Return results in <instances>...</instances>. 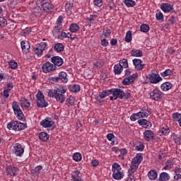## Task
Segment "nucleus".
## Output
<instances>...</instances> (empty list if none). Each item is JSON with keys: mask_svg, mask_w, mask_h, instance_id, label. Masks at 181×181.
Listing matches in <instances>:
<instances>
[{"mask_svg": "<svg viewBox=\"0 0 181 181\" xmlns=\"http://www.w3.org/2000/svg\"><path fill=\"white\" fill-rule=\"evenodd\" d=\"M51 62L52 63H53L54 66H57L58 67H60V66H63V58L59 57V56H56V57H53L51 59Z\"/></svg>", "mask_w": 181, "mask_h": 181, "instance_id": "a211bd4d", "label": "nucleus"}, {"mask_svg": "<svg viewBox=\"0 0 181 181\" xmlns=\"http://www.w3.org/2000/svg\"><path fill=\"white\" fill-rule=\"evenodd\" d=\"M94 5L98 6V8H101L103 6V0H94Z\"/></svg>", "mask_w": 181, "mask_h": 181, "instance_id": "bf43d9fd", "label": "nucleus"}, {"mask_svg": "<svg viewBox=\"0 0 181 181\" xmlns=\"http://www.w3.org/2000/svg\"><path fill=\"white\" fill-rule=\"evenodd\" d=\"M37 98V105L38 108H46L49 105L46 100H45V95L42 91L39 90L36 95Z\"/></svg>", "mask_w": 181, "mask_h": 181, "instance_id": "423d86ee", "label": "nucleus"}, {"mask_svg": "<svg viewBox=\"0 0 181 181\" xmlns=\"http://www.w3.org/2000/svg\"><path fill=\"white\" fill-rule=\"evenodd\" d=\"M139 114H140L141 118H146L151 115V112L148 109H141Z\"/></svg>", "mask_w": 181, "mask_h": 181, "instance_id": "cd10ccee", "label": "nucleus"}, {"mask_svg": "<svg viewBox=\"0 0 181 181\" xmlns=\"http://www.w3.org/2000/svg\"><path fill=\"white\" fill-rule=\"evenodd\" d=\"M54 50L57 53H60L64 50V45L62 43H57L54 46Z\"/></svg>", "mask_w": 181, "mask_h": 181, "instance_id": "393cba45", "label": "nucleus"}, {"mask_svg": "<svg viewBox=\"0 0 181 181\" xmlns=\"http://www.w3.org/2000/svg\"><path fill=\"white\" fill-rule=\"evenodd\" d=\"M133 64L135 66L136 70L141 71L145 67V64L142 63V60L139 59H133Z\"/></svg>", "mask_w": 181, "mask_h": 181, "instance_id": "dca6fc26", "label": "nucleus"}, {"mask_svg": "<svg viewBox=\"0 0 181 181\" xmlns=\"http://www.w3.org/2000/svg\"><path fill=\"white\" fill-rule=\"evenodd\" d=\"M140 30L144 32V33H148L149 32V25L148 24H142L140 26Z\"/></svg>", "mask_w": 181, "mask_h": 181, "instance_id": "a19ab883", "label": "nucleus"}, {"mask_svg": "<svg viewBox=\"0 0 181 181\" xmlns=\"http://www.w3.org/2000/svg\"><path fill=\"white\" fill-rule=\"evenodd\" d=\"M20 103H21V107L22 108H25V110H28V108L30 107V103L29 102V100H28V99L25 98H21Z\"/></svg>", "mask_w": 181, "mask_h": 181, "instance_id": "4be33fe9", "label": "nucleus"}, {"mask_svg": "<svg viewBox=\"0 0 181 181\" xmlns=\"http://www.w3.org/2000/svg\"><path fill=\"white\" fill-rule=\"evenodd\" d=\"M49 80L52 84H54V83H58L59 79V77H50Z\"/></svg>", "mask_w": 181, "mask_h": 181, "instance_id": "680f3d73", "label": "nucleus"}, {"mask_svg": "<svg viewBox=\"0 0 181 181\" xmlns=\"http://www.w3.org/2000/svg\"><path fill=\"white\" fill-rule=\"evenodd\" d=\"M66 105L70 107V105H73L74 104V97L70 96L69 98L66 99Z\"/></svg>", "mask_w": 181, "mask_h": 181, "instance_id": "8fccbe9b", "label": "nucleus"}, {"mask_svg": "<svg viewBox=\"0 0 181 181\" xmlns=\"http://www.w3.org/2000/svg\"><path fill=\"white\" fill-rule=\"evenodd\" d=\"M24 152L25 149H23V147H22V145H21V144H14L13 148V153H14L16 156H22Z\"/></svg>", "mask_w": 181, "mask_h": 181, "instance_id": "9b49d317", "label": "nucleus"}, {"mask_svg": "<svg viewBox=\"0 0 181 181\" xmlns=\"http://www.w3.org/2000/svg\"><path fill=\"white\" fill-rule=\"evenodd\" d=\"M173 74V71L171 69H166L165 71L160 73L162 77H169Z\"/></svg>", "mask_w": 181, "mask_h": 181, "instance_id": "e433bc0d", "label": "nucleus"}, {"mask_svg": "<svg viewBox=\"0 0 181 181\" xmlns=\"http://www.w3.org/2000/svg\"><path fill=\"white\" fill-rule=\"evenodd\" d=\"M94 66L95 67H96V69H101V67L104 66V62L101 61H98L95 62V64H94Z\"/></svg>", "mask_w": 181, "mask_h": 181, "instance_id": "6e6d98bb", "label": "nucleus"}, {"mask_svg": "<svg viewBox=\"0 0 181 181\" xmlns=\"http://www.w3.org/2000/svg\"><path fill=\"white\" fill-rule=\"evenodd\" d=\"M62 23H63V16H60L57 20V26H62Z\"/></svg>", "mask_w": 181, "mask_h": 181, "instance_id": "69168bd1", "label": "nucleus"}, {"mask_svg": "<svg viewBox=\"0 0 181 181\" xmlns=\"http://www.w3.org/2000/svg\"><path fill=\"white\" fill-rule=\"evenodd\" d=\"M8 25V21L4 17L0 16V26L1 28H5Z\"/></svg>", "mask_w": 181, "mask_h": 181, "instance_id": "de8ad7c7", "label": "nucleus"}, {"mask_svg": "<svg viewBox=\"0 0 181 181\" xmlns=\"http://www.w3.org/2000/svg\"><path fill=\"white\" fill-rule=\"evenodd\" d=\"M42 9L45 11V12H53L54 11V6L49 2H44L42 4Z\"/></svg>", "mask_w": 181, "mask_h": 181, "instance_id": "6ab92c4d", "label": "nucleus"}, {"mask_svg": "<svg viewBox=\"0 0 181 181\" xmlns=\"http://www.w3.org/2000/svg\"><path fill=\"white\" fill-rule=\"evenodd\" d=\"M143 135L144 139L148 142H151V141L155 139V133L152 130H145Z\"/></svg>", "mask_w": 181, "mask_h": 181, "instance_id": "ddd939ff", "label": "nucleus"}, {"mask_svg": "<svg viewBox=\"0 0 181 181\" xmlns=\"http://www.w3.org/2000/svg\"><path fill=\"white\" fill-rule=\"evenodd\" d=\"M103 35H105V37H108V36L111 35V30L106 28L104 31H103Z\"/></svg>", "mask_w": 181, "mask_h": 181, "instance_id": "e2e57ef3", "label": "nucleus"}, {"mask_svg": "<svg viewBox=\"0 0 181 181\" xmlns=\"http://www.w3.org/2000/svg\"><path fill=\"white\" fill-rule=\"evenodd\" d=\"M148 176L150 180H155L158 177V173L155 170H151L148 173Z\"/></svg>", "mask_w": 181, "mask_h": 181, "instance_id": "c756f323", "label": "nucleus"}, {"mask_svg": "<svg viewBox=\"0 0 181 181\" xmlns=\"http://www.w3.org/2000/svg\"><path fill=\"white\" fill-rule=\"evenodd\" d=\"M136 77H138V74H134L132 76L125 78L122 81V84L124 86H129L130 84H132L134 81H135V78H136Z\"/></svg>", "mask_w": 181, "mask_h": 181, "instance_id": "4468645a", "label": "nucleus"}, {"mask_svg": "<svg viewBox=\"0 0 181 181\" xmlns=\"http://www.w3.org/2000/svg\"><path fill=\"white\" fill-rule=\"evenodd\" d=\"M54 122L52 120L50 117H46L44 120L40 122V125L43 127V128H50V127H53Z\"/></svg>", "mask_w": 181, "mask_h": 181, "instance_id": "2eb2a0df", "label": "nucleus"}, {"mask_svg": "<svg viewBox=\"0 0 181 181\" xmlns=\"http://www.w3.org/2000/svg\"><path fill=\"white\" fill-rule=\"evenodd\" d=\"M114 73L115 74H119L120 73H122V68L121 65H119V64L115 65Z\"/></svg>", "mask_w": 181, "mask_h": 181, "instance_id": "ea45409f", "label": "nucleus"}, {"mask_svg": "<svg viewBox=\"0 0 181 181\" xmlns=\"http://www.w3.org/2000/svg\"><path fill=\"white\" fill-rule=\"evenodd\" d=\"M101 45L102 46L106 47V46L108 45V40L105 38L101 40Z\"/></svg>", "mask_w": 181, "mask_h": 181, "instance_id": "774afa93", "label": "nucleus"}, {"mask_svg": "<svg viewBox=\"0 0 181 181\" xmlns=\"http://www.w3.org/2000/svg\"><path fill=\"white\" fill-rule=\"evenodd\" d=\"M168 22L171 25H175V23H176V18H175V16H170L168 19Z\"/></svg>", "mask_w": 181, "mask_h": 181, "instance_id": "4d7b16f0", "label": "nucleus"}, {"mask_svg": "<svg viewBox=\"0 0 181 181\" xmlns=\"http://www.w3.org/2000/svg\"><path fill=\"white\" fill-rule=\"evenodd\" d=\"M144 148H145V146H144V144H139V145H138L135 147V149H136V151H139L141 152V151H144Z\"/></svg>", "mask_w": 181, "mask_h": 181, "instance_id": "0e129e2a", "label": "nucleus"}, {"mask_svg": "<svg viewBox=\"0 0 181 181\" xmlns=\"http://www.w3.org/2000/svg\"><path fill=\"white\" fill-rule=\"evenodd\" d=\"M6 173L9 176H16L18 175V168L12 165H8L6 167Z\"/></svg>", "mask_w": 181, "mask_h": 181, "instance_id": "aec40b11", "label": "nucleus"}, {"mask_svg": "<svg viewBox=\"0 0 181 181\" xmlns=\"http://www.w3.org/2000/svg\"><path fill=\"white\" fill-rule=\"evenodd\" d=\"M118 65L120 66L122 69H128V59H123L120 60Z\"/></svg>", "mask_w": 181, "mask_h": 181, "instance_id": "c9c22d12", "label": "nucleus"}, {"mask_svg": "<svg viewBox=\"0 0 181 181\" xmlns=\"http://www.w3.org/2000/svg\"><path fill=\"white\" fill-rule=\"evenodd\" d=\"M174 142L177 144V145H181V136H178L177 138L173 139Z\"/></svg>", "mask_w": 181, "mask_h": 181, "instance_id": "338daca9", "label": "nucleus"}, {"mask_svg": "<svg viewBox=\"0 0 181 181\" xmlns=\"http://www.w3.org/2000/svg\"><path fill=\"white\" fill-rule=\"evenodd\" d=\"M42 8H40V6H35L33 9V15H35V16H36L37 18H39L40 16H42Z\"/></svg>", "mask_w": 181, "mask_h": 181, "instance_id": "b1692460", "label": "nucleus"}, {"mask_svg": "<svg viewBox=\"0 0 181 181\" xmlns=\"http://www.w3.org/2000/svg\"><path fill=\"white\" fill-rule=\"evenodd\" d=\"M156 18L157 21H163V13H162L161 12L157 13L156 14Z\"/></svg>", "mask_w": 181, "mask_h": 181, "instance_id": "13d9d810", "label": "nucleus"}, {"mask_svg": "<svg viewBox=\"0 0 181 181\" xmlns=\"http://www.w3.org/2000/svg\"><path fill=\"white\" fill-rule=\"evenodd\" d=\"M58 78H59V80H61V81H62V83H67V81H68L67 74L64 71H61L59 74Z\"/></svg>", "mask_w": 181, "mask_h": 181, "instance_id": "c85d7f7f", "label": "nucleus"}, {"mask_svg": "<svg viewBox=\"0 0 181 181\" xmlns=\"http://www.w3.org/2000/svg\"><path fill=\"white\" fill-rule=\"evenodd\" d=\"M12 108L18 119H23V112H22V110H21L18 102L14 101L12 103Z\"/></svg>", "mask_w": 181, "mask_h": 181, "instance_id": "6e6552de", "label": "nucleus"}, {"mask_svg": "<svg viewBox=\"0 0 181 181\" xmlns=\"http://www.w3.org/2000/svg\"><path fill=\"white\" fill-rule=\"evenodd\" d=\"M142 153H137L136 156L132 159L130 168L129 169V176H132L138 170V168L142 162Z\"/></svg>", "mask_w": 181, "mask_h": 181, "instance_id": "7ed1b4c3", "label": "nucleus"}, {"mask_svg": "<svg viewBox=\"0 0 181 181\" xmlns=\"http://www.w3.org/2000/svg\"><path fill=\"white\" fill-rule=\"evenodd\" d=\"M66 11H71L73 9V3L70 1H67L65 4Z\"/></svg>", "mask_w": 181, "mask_h": 181, "instance_id": "603ef678", "label": "nucleus"}, {"mask_svg": "<svg viewBox=\"0 0 181 181\" xmlns=\"http://www.w3.org/2000/svg\"><path fill=\"white\" fill-rule=\"evenodd\" d=\"M13 88V83L9 82L7 83L6 86L4 88V90H6L7 91H11Z\"/></svg>", "mask_w": 181, "mask_h": 181, "instance_id": "3c124183", "label": "nucleus"}, {"mask_svg": "<svg viewBox=\"0 0 181 181\" xmlns=\"http://www.w3.org/2000/svg\"><path fill=\"white\" fill-rule=\"evenodd\" d=\"M39 138L42 142H47L49 141V134L46 132H40L39 134Z\"/></svg>", "mask_w": 181, "mask_h": 181, "instance_id": "7c9ffc66", "label": "nucleus"}, {"mask_svg": "<svg viewBox=\"0 0 181 181\" xmlns=\"http://www.w3.org/2000/svg\"><path fill=\"white\" fill-rule=\"evenodd\" d=\"M112 94V96H110V100H117V98H120L122 100L124 98V90L119 88H112L110 90H105L99 93V97L100 98H105L107 95Z\"/></svg>", "mask_w": 181, "mask_h": 181, "instance_id": "f03ea898", "label": "nucleus"}, {"mask_svg": "<svg viewBox=\"0 0 181 181\" xmlns=\"http://www.w3.org/2000/svg\"><path fill=\"white\" fill-rule=\"evenodd\" d=\"M95 19H97V15L95 14L90 15L89 17L87 18V21H88V22H90V23H93V22H94Z\"/></svg>", "mask_w": 181, "mask_h": 181, "instance_id": "5fc2aeb1", "label": "nucleus"}, {"mask_svg": "<svg viewBox=\"0 0 181 181\" xmlns=\"http://www.w3.org/2000/svg\"><path fill=\"white\" fill-rule=\"evenodd\" d=\"M112 177L115 180H121L124 177V173L121 172V165L117 163H114L112 165Z\"/></svg>", "mask_w": 181, "mask_h": 181, "instance_id": "39448f33", "label": "nucleus"}, {"mask_svg": "<svg viewBox=\"0 0 181 181\" xmlns=\"http://www.w3.org/2000/svg\"><path fill=\"white\" fill-rule=\"evenodd\" d=\"M130 54L134 57H142L143 52L141 51V49H134L130 52Z\"/></svg>", "mask_w": 181, "mask_h": 181, "instance_id": "a878e982", "label": "nucleus"}, {"mask_svg": "<svg viewBox=\"0 0 181 181\" xmlns=\"http://www.w3.org/2000/svg\"><path fill=\"white\" fill-rule=\"evenodd\" d=\"M173 87V85L170 82H165L161 84L160 88L163 91H168Z\"/></svg>", "mask_w": 181, "mask_h": 181, "instance_id": "5701e85b", "label": "nucleus"}, {"mask_svg": "<svg viewBox=\"0 0 181 181\" xmlns=\"http://www.w3.org/2000/svg\"><path fill=\"white\" fill-rule=\"evenodd\" d=\"M66 33L65 32L61 31L59 35H58L57 38L60 39L61 40H63L65 37H66Z\"/></svg>", "mask_w": 181, "mask_h": 181, "instance_id": "052dcab7", "label": "nucleus"}, {"mask_svg": "<svg viewBox=\"0 0 181 181\" xmlns=\"http://www.w3.org/2000/svg\"><path fill=\"white\" fill-rule=\"evenodd\" d=\"M80 29V27L77 23H72L69 26V30L71 33H77V31Z\"/></svg>", "mask_w": 181, "mask_h": 181, "instance_id": "473e14b6", "label": "nucleus"}, {"mask_svg": "<svg viewBox=\"0 0 181 181\" xmlns=\"http://www.w3.org/2000/svg\"><path fill=\"white\" fill-rule=\"evenodd\" d=\"M70 91H71L72 93H78V91H80V85L71 86Z\"/></svg>", "mask_w": 181, "mask_h": 181, "instance_id": "c03bdc74", "label": "nucleus"}, {"mask_svg": "<svg viewBox=\"0 0 181 181\" xmlns=\"http://www.w3.org/2000/svg\"><path fill=\"white\" fill-rule=\"evenodd\" d=\"M151 83V84H158L160 81H162V77L159 76V74L155 71H151V72L146 77Z\"/></svg>", "mask_w": 181, "mask_h": 181, "instance_id": "0eeeda50", "label": "nucleus"}, {"mask_svg": "<svg viewBox=\"0 0 181 181\" xmlns=\"http://www.w3.org/2000/svg\"><path fill=\"white\" fill-rule=\"evenodd\" d=\"M131 40H132V31L129 30L126 34L125 42H127V43H129Z\"/></svg>", "mask_w": 181, "mask_h": 181, "instance_id": "37998d69", "label": "nucleus"}, {"mask_svg": "<svg viewBox=\"0 0 181 181\" xmlns=\"http://www.w3.org/2000/svg\"><path fill=\"white\" fill-rule=\"evenodd\" d=\"M67 89L64 88L63 86H59V88H54V89H50L48 90V97H54L57 103L59 104H63L66 100V92Z\"/></svg>", "mask_w": 181, "mask_h": 181, "instance_id": "f257e3e1", "label": "nucleus"}, {"mask_svg": "<svg viewBox=\"0 0 181 181\" xmlns=\"http://www.w3.org/2000/svg\"><path fill=\"white\" fill-rule=\"evenodd\" d=\"M138 124H139V125H142L144 128L146 129L151 128V127H152V123L145 119H139Z\"/></svg>", "mask_w": 181, "mask_h": 181, "instance_id": "412c9836", "label": "nucleus"}, {"mask_svg": "<svg viewBox=\"0 0 181 181\" xmlns=\"http://www.w3.org/2000/svg\"><path fill=\"white\" fill-rule=\"evenodd\" d=\"M124 4L128 7V8H132L136 5V2L134 0H124Z\"/></svg>", "mask_w": 181, "mask_h": 181, "instance_id": "f704fd0d", "label": "nucleus"}, {"mask_svg": "<svg viewBox=\"0 0 181 181\" xmlns=\"http://www.w3.org/2000/svg\"><path fill=\"white\" fill-rule=\"evenodd\" d=\"M31 32L32 29L30 28H25V29L22 30L21 35L24 37L29 36Z\"/></svg>", "mask_w": 181, "mask_h": 181, "instance_id": "4c0bfd02", "label": "nucleus"}, {"mask_svg": "<svg viewBox=\"0 0 181 181\" xmlns=\"http://www.w3.org/2000/svg\"><path fill=\"white\" fill-rule=\"evenodd\" d=\"M42 165H37L35 169L31 170V173L33 176H39L40 170H42Z\"/></svg>", "mask_w": 181, "mask_h": 181, "instance_id": "72a5a7b5", "label": "nucleus"}, {"mask_svg": "<svg viewBox=\"0 0 181 181\" xmlns=\"http://www.w3.org/2000/svg\"><path fill=\"white\" fill-rule=\"evenodd\" d=\"M82 156L81 153H75L73 155V159L74 160H75V162H80V160H81L82 159Z\"/></svg>", "mask_w": 181, "mask_h": 181, "instance_id": "79ce46f5", "label": "nucleus"}, {"mask_svg": "<svg viewBox=\"0 0 181 181\" xmlns=\"http://www.w3.org/2000/svg\"><path fill=\"white\" fill-rule=\"evenodd\" d=\"M28 126L25 123H22L19 121H11L7 124V128L10 131H22L25 129Z\"/></svg>", "mask_w": 181, "mask_h": 181, "instance_id": "20e7f679", "label": "nucleus"}, {"mask_svg": "<svg viewBox=\"0 0 181 181\" xmlns=\"http://www.w3.org/2000/svg\"><path fill=\"white\" fill-rule=\"evenodd\" d=\"M160 91L158 89H154L152 92L150 93V97L154 101H159L161 98Z\"/></svg>", "mask_w": 181, "mask_h": 181, "instance_id": "f3484780", "label": "nucleus"}, {"mask_svg": "<svg viewBox=\"0 0 181 181\" xmlns=\"http://www.w3.org/2000/svg\"><path fill=\"white\" fill-rule=\"evenodd\" d=\"M173 117L175 121H177L180 127H181V114L180 113H174Z\"/></svg>", "mask_w": 181, "mask_h": 181, "instance_id": "58836bf2", "label": "nucleus"}, {"mask_svg": "<svg viewBox=\"0 0 181 181\" xmlns=\"http://www.w3.org/2000/svg\"><path fill=\"white\" fill-rule=\"evenodd\" d=\"M8 66L10 69H12V70H15V69H18V62L11 60L8 62Z\"/></svg>", "mask_w": 181, "mask_h": 181, "instance_id": "a18cd8bd", "label": "nucleus"}, {"mask_svg": "<svg viewBox=\"0 0 181 181\" xmlns=\"http://www.w3.org/2000/svg\"><path fill=\"white\" fill-rule=\"evenodd\" d=\"M62 32V25H56L53 30L52 33L55 37H58Z\"/></svg>", "mask_w": 181, "mask_h": 181, "instance_id": "bb28decb", "label": "nucleus"}, {"mask_svg": "<svg viewBox=\"0 0 181 181\" xmlns=\"http://www.w3.org/2000/svg\"><path fill=\"white\" fill-rule=\"evenodd\" d=\"M160 9L164 12V13H169L170 12H174L176 13L175 11H173V5L169 3H163L160 5Z\"/></svg>", "mask_w": 181, "mask_h": 181, "instance_id": "9d476101", "label": "nucleus"}, {"mask_svg": "<svg viewBox=\"0 0 181 181\" xmlns=\"http://www.w3.org/2000/svg\"><path fill=\"white\" fill-rule=\"evenodd\" d=\"M46 47H47V44L46 42H40L33 47V50L37 56H41L43 54V50H45Z\"/></svg>", "mask_w": 181, "mask_h": 181, "instance_id": "1a4fd4ad", "label": "nucleus"}, {"mask_svg": "<svg viewBox=\"0 0 181 181\" xmlns=\"http://www.w3.org/2000/svg\"><path fill=\"white\" fill-rule=\"evenodd\" d=\"M42 69L44 73H50V71L56 70V66L50 62H46L43 64Z\"/></svg>", "mask_w": 181, "mask_h": 181, "instance_id": "f8f14e48", "label": "nucleus"}, {"mask_svg": "<svg viewBox=\"0 0 181 181\" xmlns=\"http://www.w3.org/2000/svg\"><path fill=\"white\" fill-rule=\"evenodd\" d=\"M172 168H173V163H172V161L170 160H167L165 163V165L163 167V169L170 170V169H172Z\"/></svg>", "mask_w": 181, "mask_h": 181, "instance_id": "49530a36", "label": "nucleus"}, {"mask_svg": "<svg viewBox=\"0 0 181 181\" xmlns=\"http://www.w3.org/2000/svg\"><path fill=\"white\" fill-rule=\"evenodd\" d=\"M21 49L23 51L29 50L30 49V45H29V42L24 40L21 42Z\"/></svg>", "mask_w": 181, "mask_h": 181, "instance_id": "2f4dec72", "label": "nucleus"}, {"mask_svg": "<svg viewBox=\"0 0 181 181\" xmlns=\"http://www.w3.org/2000/svg\"><path fill=\"white\" fill-rule=\"evenodd\" d=\"M139 118H141V113L139 112L134 113L130 117L131 121H136V119H139Z\"/></svg>", "mask_w": 181, "mask_h": 181, "instance_id": "09e8293b", "label": "nucleus"}, {"mask_svg": "<svg viewBox=\"0 0 181 181\" xmlns=\"http://www.w3.org/2000/svg\"><path fill=\"white\" fill-rule=\"evenodd\" d=\"M170 132V130H169V127H163L161 129V133L163 134V135H168L169 133Z\"/></svg>", "mask_w": 181, "mask_h": 181, "instance_id": "864d4df0", "label": "nucleus"}]
</instances>
